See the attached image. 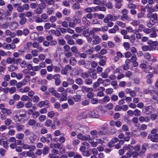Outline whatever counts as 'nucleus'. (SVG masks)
I'll use <instances>...</instances> for the list:
<instances>
[{"label": "nucleus", "mask_w": 158, "mask_h": 158, "mask_svg": "<svg viewBox=\"0 0 158 158\" xmlns=\"http://www.w3.org/2000/svg\"><path fill=\"white\" fill-rule=\"evenodd\" d=\"M95 70H93V71L90 72L92 73L91 75H90L91 77L94 79H96L97 78V73L94 72Z\"/></svg>", "instance_id": "c9c22d12"}, {"label": "nucleus", "mask_w": 158, "mask_h": 158, "mask_svg": "<svg viewBox=\"0 0 158 158\" xmlns=\"http://www.w3.org/2000/svg\"><path fill=\"white\" fill-rule=\"evenodd\" d=\"M23 153L24 154L23 155L24 156H25V155H26L28 156L31 157L34 152L30 150L25 153V152H24L23 153H22V154H23Z\"/></svg>", "instance_id": "e433bc0d"}, {"label": "nucleus", "mask_w": 158, "mask_h": 158, "mask_svg": "<svg viewBox=\"0 0 158 158\" xmlns=\"http://www.w3.org/2000/svg\"><path fill=\"white\" fill-rule=\"evenodd\" d=\"M106 1L103 0H94L93 3L94 4L97 5L102 4V5H105Z\"/></svg>", "instance_id": "4468645a"}, {"label": "nucleus", "mask_w": 158, "mask_h": 158, "mask_svg": "<svg viewBox=\"0 0 158 158\" xmlns=\"http://www.w3.org/2000/svg\"><path fill=\"white\" fill-rule=\"evenodd\" d=\"M74 128L76 131L78 133H81L84 131V127L79 124H75Z\"/></svg>", "instance_id": "423d86ee"}, {"label": "nucleus", "mask_w": 158, "mask_h": 158, "mask_svg": "<svg viewBox=\"0 0 158 158\" xmlns=\"http://www.w3.org/2000/svg\"><path fill=\"white\" fill-rule=\"evenodd\" d=\"M52 122L50 119H47L45 123V125L47 127H49L52 125Z\"/></svg>", "instance_id": "4c0bfd02"}, {"label": "nucleus", "mask_w": 158, "mask_h": 158, "mask_svg": "<svg viewBox=\"0 0 158 158\" xmlns=\"http://www.w3.org/2000/svg\"><path fill=\"white\" fill-rule=\"evenodd\" d=\"M121 19L123 21L127 20L128 21H129L131 20V18L127 14L122 15L121 17Z\"/></svg>", "instance_id": "393cba45"}, {"label": "nucleus", "mask_w": 158, "mask_h": 158, "mask_svg": "<svg viewBox=\"0 0 158 158\" xmlns=\"http://www.w3.org/2000/svg\"><path fill=\"white\" fill-rule=\"evenodd\" d=\"M81 95L77 94L76 95H74L73 96V98L74 101L77 102H78L81 100Z\"/></svg>", "instance_id": "a878e982"}, {"label": "nucleus", "mask_w": 158, "mask_h": 158, "mask_svg": "<svg viewBox=\"0 0 158 158\" xmlns=\"http://www.w3.org/2000/svg\"><path fill=\"white\" fill-rule=\"evenodd\" d=\"M84 11L87 13H91V12H93L92 8L91 7H88L85 8L84 9Z\"/></svg>", "instance_id": "6e6d98bb"}, {"label": "nucleus", "mask_w": 158, "mask_h": 158, "mask_svg": "<svg viewBox=\"0 0 158 158\" xmlns=\"http://www.w3.org/2000/svg\"><path fill=\"white\" fill-rule=\"evenodd\" d=\"M71 51L73 53H75L77 52L78 50L76 46H73L71 48Z\"/></svg>", "instance_id": "0e129e2a"}, {"label": "nucleus", "mask_w": 158, "mask_h": 158, "mask_svg": "<svg viewBox=\"0 0 158 158\" xmlns=\"http://www.w3.org/2000/svg\"><path fill=\"white\" fill-rule=\"evenodd\" d=\"M137 60V58L135 55L131 56L130 59H127L126 60L125 63H127L130 64V62H133L135 61H136Z\"/></svg>", "instance_id": "ddd939ff"}, {"label": "nucleus", "mask_w": 158, "mask_h": 158, "mask_svg": "<svg viewBox=\"0 0 158 158\" xmlns=\"http://www.w3.org/2000/svg\"><path fill=\"white\" fill-rule=\"evenodd\" d=\"M76 60L75 57H71L70 59L69 63L71 65H74L76 64Z\"/></svg>", "instance_id": "cd10ccee"}, {"label": "nucleus", "mask_w": 158, "mask_h": 158, "mask_svg": "<svg viewBox=\"0 0 158 158\" xmlns=\"http://www.w3.org/2000/svg\"><path fill=\"white\" fill-rule=\"evenodd\" d=\"M127 6L130 9H135L136 8V5L131 3L128 4H127Z\"/></svg>", "instance_id": "49530a36"}, {"label": "nucleus", "mask_w": 158, "mask_h": 158, "mask_svg": "<svg viewBox=\"0 0 158 158\" xmlns=\"http://www.w3.org/2000/svg\"><path fill=\"white\" fill-rule=\"evenodd\" d=\"M62 13L64 15L68 16L70 14V11L68 9L65 8L63 10Z\"/></svg>", "instance_id": "58836bf2"}, {"label": "nucleus", "mask_w": 158, "mask_h": 158, "mask_svg": "<svg viewBox=\"0 0 158 158\" xmlns=\"http://www.w3.org/2000/svg\"><path fill=\"white\" fill-rule=\"evenodd\" d=\"M26 19L25 17L20 16V24H23L26 22Z\"/></svg>", "instance_id": "052dcab7"}, {"label": "nucleus", "mask_w": 158, "mask_h": 158, "mask_svg": "<svg viewBox=\"0 0 158 158\" xmlns=\"http://www.w3.org/2000/svg\"><path fill=\"white\" fill-rule=\"evenodd\" d=\"M76 152L73 151L67 152L68 156L69 157H74Z\"/></svg>", "instance_id": "864d4df0"}, {"label": "nucleus", "mask_w": 158, "mask_h": 158, "mask_svg": "<svg viewBox=\"0 0 158 158\" xmlns=\"http://www.w3.org/2000/svg\"><path fill=\"white\" fill-rule=\"evenodd\" d=\"M89 29L87 27H84L83 28V32L82 34L85 37H86L89 33Z\"/></svg>", "instance_id": "a211bd4d"}, {"label": "nucleus", "mask_w": 158, "mask_h": 158, "mask_svg": "<svg viewBox=\"0 0 158 158\" xmlns=\"http://www.w3.org/2000/svg\"><path fill=\"white\" fill-rule=\"evenodd\" d=\"M145 13L144 12L141 11L137 14V17L138 19H139L141 18H143L144 17V15Z\"/></svg>", "instance_id": "473e14b6"}, {"label": "nucleus", "mask_w": 158, "mask_h": 158, "mask_svg": "<svg viewBox=\"0 0 158 158\" xmlns=\"http://www.w3.org/2000/svg\"><path fill=\"white\" fill-rule=\"evenodd\" d=\"M118 139H112L111 141L108 144V146L110 148L105 149V152L106 153H109L112 150V148H110L114 146V143L117 142Z\"/></svg>", "instance_id": "7ed1b4c3"}, {"label": "nucleus", "mask_w": 158, "mask_h": 158, "mask_svg": "<svg viewBox=\"0 0 158 158\" xmlns=\"http://www.w3.org/2000/svg\"><path fill=\"white\" fill-rule=\"evenodd\" d=\"M27 119L26 114H23L20 115V123H24Z\"/></svg>", "instance_id": "b1692460"}, {"label": "nucleus", "mask_w": 158, "mask_h": 158, "mask_svg": "<svg viewBox=\"0 0 158 158\" xmlns=\"http://www.w3.org/2000/svg\"><path fill=\"white\" fill-rule=\"evenodd\" d=\"M88 141L90 143L92 146L93 147H96L98 144H101L102 145L104 146V144L105 141H107L106 139H88Z\"/></svg>", "instance_id": "f257e3e1"}, {"label": "nucleus", "mask_w": 158, "mask_h": 158, "mask_svg": "<svg viewBox=\"0 0 158 158\" xmlns=\"http://www.w3.org/2000/svg\"><path fill=\"white\" fill-rule=\"evenodd\" d=\"M144 57L146 59L149 60L151 58V55L148 53H145L143 55Z\"/></svg>", "instance_id": "a18cd8bd"}, {"label": "nucleus", "mask_w": 158, "mask_h": 158, "mask_svg": "<svg viewBox=\"0 0 158 158\" xmlns=\"http://www.w3.org/2000/svg\"><path fill=\"white\" fill-rule=\"evenodd\" d=\"M39 36L38 34L36 32L31 33L30 35V38L33 40H35Z\"/></svg>", "instance_id": "412c9836"}, {"label": "nucleus", "mask_w": 158, "mask_h": 158, "mask_svg": "<svg viewBox=\"0 0 158 158\" xmlns=\"http://www.w3.org/2000/svg\"><path fill=\"white\" fill-rule=\"evenodd\" d=\"M150 118L152 120H155L158 118V114H151Z\"/></svg>", "instance_id": "bf43d9fd"}, {"label": "nucleus", "mask_w": 158, "mask_h": 158, "mask_svg": "<svg viewBox=\"0 0 158 158\" xmlns=\"http://www.w3.org/2000/svg\"><path fill=\"white\" fill-rule=\"evenodd\" d=\"M46 117L45 115H41L39 117V119L40 122H43L46 119Z\"/></svg>", "instance_id": "603ef678"}, {"label": "nucleus", "mask_w": 158, "mask_h": 158, "mask_svg": "<svg viewBox=\"0 0 158 158\" xmlns=\"http://www.w3.org/2000/svg\"><path fill=\"white\" fill-rule=\"evenodd\" d=\"M97 81L99 82V84H104V82L106 81L107 83H110V81L109 80L106 79L105 80H103L102 78H99L98 79Z\"/></svg>", "instance_id": "c756f323"}, {"label": "nucleus", "mask_w": 158, "mask_h": 158, "mask_svg": "<svg viewBox=\"0 0 158 158\" xmlns=\"http://www.w3.org/2000/svg\"><path fill=\"white\" fill-rule=\"evenodd\" d=\"M30 88L29 87H25L24 89H20V92L22 93L23 92H27L28 91H29Z\"/></svg>", "instance_id": "e2e57ef3"}, {"label": "nucleus", "mask_w": 158, "mask_h": 158, "mask_svg": "<svg viewBox=\"0 0 158 158\" xmlns=\"http://www.w3.org/2000/svg\"><path fill=\"white\" fill-rule=\"evenodd\" d=\"M54 10L53 9L51 8H48L47 13L49 15L52 14L54 12Z\"/></svg>", "instance_id": "338daca9"}, {"label": "nucleus", "mask_w": 158, "mask_h": 158, "mask_svg": "<svg viewBox=\"0 0 158 158\" xmlns=\"http://www.w3.org/2000/svg\"><path fill=\"white\" fill-rule=\"evenodd\" d=\"M148 146V144L147 143L143 144L142 146L141 149V152H142L143 153H144L146 150V148Z\"/></svg>", "instance_id": "8fccbe9b"}, {"label": "nucleus", "mask_w": 158, "mask_h": 158, "mask_svg": "<svg viewBox=\"0 0 158 158\" xmlns=\"http://www.w3.org/2000/svg\"><path fill=\"white\" fill-rule=\"evenodd\" d=\"M147 18L149 19H153L155 21H158V16L156 13H148L147 15Z\"/></svg>", "instance_id": "6e6552de"}, {"label": "nucleus", "mask_w": 158, "mask_h": 158, "mask_svg": "<svg viewBox=\"0 0 158 158\" xmlns=\"http://www.w3.org/2000/svg\"><path fill=\"white\" fill-rule=\"evenodd\" d=\"M81 90L83 93H88L89 91H93V89L83 85L81 87Z\"/></svg>", "instance_id": "9d476101"}, {"label": "nucleus", "mask_w": 158, "mask_h": 158, "mask_svg": "<svg viewBox=\"0 0 158 158\" xmlns=\"http://www.w3.org/2000/svg\"><path fill=\"white\" fill-rule=\"evenodd\" d=\"M76 42L79 45H81L83 43V41L82 39H79L76 40Z\"/></svg>", "instance_id": "4d7b16f0"}, {"label": "nucleus", "mask_w": 158, "mask_h": 158, "mask_svg": "<svg viewBox=\"0 0 158 158\" xmlns=\"http://www.w3.org/2000/svg\"><path fill=\"white\" fill-rule=\"evenodd\" d=\"M29 8V6L28 4H25L23 5V6H20V12L23 11L24 10H27Z\"/></svg>", "instance_id": "bb28decb"}, {"label": "nucleus", "mask_w": 158, "mask_h": 158, "mask_svg": "<svg viewBox=\"0 0 158 158\" xmlns=\"http://www.w3.org/2000/svg\"><path fill=\"white\" fill-rule=\"evenodd\" d=\"M148 44L150 45V46L153 47L158 45V42L156 41H152V40H149L147 42Z\"/></svg>", "instance_id": "dca6fc26"}, {"label": "nucleus", "mask_w": 158, "mask_h": 158, "mask_svg": "<svg viewBox=\"0 0 158 158\" xmlns=\"http://www.w3.org/2000/svg\"><path fill=\"white\" fill-rule=\"evenodd\" d=\"M89 117H93L94 118H98L100 116L95 111H90L89 113Z\"/></svg>", "instance_id": "1a4fd4ad"}, {"label": "nucleus", "mask_w": 158, "mask_h": 158, "mask_svg": "<svg viewBox=\"0 0 158 158\" xmlns=\"http://www.w3.org/2000/svg\"><path fill=\"white\" fill-rule=\"evenodd\" d=\"M67 95L65 94H62V96H60V101H65L67 99Z\"/></svg>", "instance_id": "5fc2aeb1"}, {"label": "nucleus", "mask_w": 158, "mask_h": 158, "mask_svg": "<svg viewBox=\"0 0 158 158\" xmlns=\"http://www.w3.org/2000/svg\"><path fill=\"white\" fill-rule=\"evenodd\" d=\"M148 138H158V134L156 133L153 135L149 134L148 136Z\"/></svg>", "instance_id": "3c124183"}, {"label": "nucleus", "mask_w": 158, "mask_h": 158, "mask_svg": "<svg viewBox=\"0 0 158 158\" xmlns=\"http://www.w3.org/2000/svg\"><path fill=\"white\" fill-rule=\"evenodd\" d=\"M146 7L148 9L147 11L148 12V13H152L153 12H154V9L152 8L151 7H150L148 5H147Z\"/></svg>", "instance_id": "79ce46f5"}, {"label": "nucleus", "mask_w": 158, "mask_h": 158, "mask_svg": "<svg viewBox=\"0 0 158 158\" xmlns=\"http://www.w3.org/2000/svg\"><path fill=\"white\" fill-rule=\"evenodd\" d=\"M144 108L145 110V113L148 115L150 114L154 110L153 107L152 106H145Z\"/></svg>", "instance_id": "0eeeda50"}, {"label": "nucleus", "mask_w": 158, "mask_h": 158, "mask_svg": "<svg viewBox=\"0 0 158 158\" xmlns=\"http://www.w3.org/2000/svg\"><path fill=\"white\" fill-rule=\"evenodd\" d=\"M17 68H18L17 67L15 66L14 65H10L8 67V70L10 72H12L16 69Z\"/></svg>", "instance_id": "a19ab883"}, {"label": "nucleus", "mask_w": 158, "mask_h": 158, "mask_svg": "<svg viewBox=\"0 0 158 158\" xmlns=\"http://www.w3.org/2000/svg\"><path fill=\"white\" fill-rule=\"evenodd\" d=\"M75 81L76 84L79 85H81L83 84V81L81 78H76Z\"/></svg>", "instance_id": "5701e85b"}, {"label": "nucleus", "mask_w": 158, "mask_h": 158, "mask_svg": "<svg viewBox=\"0 0 158 158\" xmlns=\"http://www.w3.org/2000/svg\"><path fill=\"white\" fill-rule=\"evenodd\" d=\"M157 34L155 31L153 30L152 32L150 35V37L151 38H156L157 36Z\"/></svg>", "instance_id": "680f3d73"}, {"label": "nucleus", "mask_w": 158, "mask_h": 158, "mask_svg": "<svg viewBox=\"0 0 158 158\" xmlns=\"http://www.w3.org/2000/svg\"><path fill=\"white\" fill-rule=\"evenodd\" d=\"M133 113L136 116H138L141 114V111L138 109L135 110L134 111H133Z\"/></svg>", "instance_id": "ea45409f"}, {"label": "nucleus", "mask_w": 158, "mask_h": 158, "mask_svg": "<svg viewBox=\"0 0 158 158\" xmlns=\"http://www.w3.org/2000/svg\"><path fill=\"white\" fill-rule=\"evenodd\" d=\"M107 133V132H105L104 131H99L98 132H97L95 130L92 131L90 132V134L93 138H98V135H106Z\"/></svg>", "instance_id": "f03ea898"}, {"label": "nucleus", "mask_w": 158, "mask_h": 158, "mask_svg": "<svg viewBox=\"0 0 158 158\" xmlns=\"http://www.w3.org/2000/svg\"><path fill=\"white\" fill-rule=\"evenodd\" d=\"M85 82L86 85H90L93 84V81L92 79L88 78L85 80Z\"/></svg>", "instance_id": "2f4dec72"}, {"label": "nucleus", "mask_w": 158, "mask_h": 158, "mask_svg": "<svg viewBox=\"0 0 158 158\" xmlns=\"http://www.w3.org/2000/svg\"><path fill=\"white\" fill-rule=\"evenodd\" d=\"M38 50H33L31 51V53L33 56H36L38 54Z\"/></svg>", "instance_id": "774afa93"}, {"label": "nucleus", "mask_w": 158, "mask_h": 158, "mask_svg": "<svg viewBox=\"0 0 158 158\" xmlns=\"http://www.w3.org/2000/svg\"><path fill=\"white\" fill-rule=\"evenodd\" d=\"M15 59L14 57L11 58L8 57L6 60V62L8 64H15Z\"/></svg>", "instance_id": "2eb2a0df"}, {"label": "nucleus", "mask_w": 158, "mask_h": 158, "mask_svg": "<svg viewBox=\"0 0 158 158\" xmlns=\"http://www.w3.org/2000/svg\"><path fill=\"white\" fill-rule=\"evenodd\" d=\"M123 46L124 48L127 51L129 50L130 48V44L128 42H124L123 43Z\"/></svg>", "instance_id": "c85d7f7f"}, {"label": "nucleus", "mask_w": 158, "mask_h": 158, "mask_svg": "<svg viewBox=\"0 0 158 158\" xmlns=\"http://www.w3.org/2000/svg\"><path fill=\"white\" fill-rule=\"evenodd\" d=\"M42 10L41 9L39 8H37L34 11V13L36 14H40L42 13Z\"/></svg>", "instance_id": "09e8293b"}, {"label": "nucleus", "mask_w": 158, "mask_h": 158, "mask_svg": "<svg viewBox=\"0 0 158 158\" xmlns=\"http://www.w3.org/2000/svg\"><path fill=\"white\" fill-rule=\"evenodd\" d=\"M57 90L59 92L61 93L62 95L63 94H67V90L65 89L62 86H60L58 88Z\"/></svg>", "instance_id": "6ab92c4d"}, {"label": "nucleus", "mask_w": 158, "mask_h": 158, "mask_svg": "<svg viewBox=\"0 0 158 158\" xmlns=\"http://www.w3.org/2000/svg\"><path fill=\"white\" fill-rule=\"evenodd\" d=\"M55 115V113L54 111H51L48 112V116L50 118H52Z\"/></svg>", "instance_id": "de8ad7c7"}, {"label": "nucleus", "mask_w": 158, "mask_h": 158, "mask_svg": "<svg viewBox=\"0 0 158 158\" xmlns=\"http://www.w3.org/2000/svg\"><path fill=\"white\" fill-rule=\"evenodd\" d=\"M90 75V72H83L81 74V77L85 79L89 77Z\"/></svg>", "instance_id": "4be33fe9"}, {"label": "nucleus", "mask_w": 158, "mask_h": 158, "mask_svg": "<svg viewBox=\"0 0 158 158\" xmlns=\"http://www.w3.org/2000/svg\"><path fill=\"white\" fill-rule=\"evenodd\" d=\"M30 77L29 76H26L24 78V80H23L22 82H20V84L22 85H25L27 81L29 80V79Z\"/></svg>", "instance_id": "7c9ffc66"}, {"label": "nucleus", "mask_w": 158, "mask_h": 158, "mask_svg": "<svg viewBox=\"0 0 158 158\" xmlns=\"http://www.w3.org/2000/svg\"><path fill=\"white\" fill-rule=\"evenodd\" d=\"M116 23L117 25L123 28H124L126 27V24L121 21H117L116 22Z\"/></svg>", "instance_id": "f704fd0d"}, {"label": "nucleus", "mask_w": 158, "mask_h": 158, "mask_svg": "<svg viewBox=\"0 0 158 158\" xmlns=\"http://www.w3.org/2000/svg\"><path fill=\"white\" fill-rule=\"evenodd\" d=\"M71 67L69 65H66L65 67H63L61 70V73L62 75H65L68 73V72L71 70Z\"/></svg>", "instance_id": "20e7f679"}, {"label": "nucleus", "mask_w": 158, "mask_h": 158, "mask_svg": "<svg viewBox=\"0 0 158 158\" xmlns=\"http://www.w3.org/2000/svg\"><path fill=\"white\" fill-rule=\"evenodd\" d=\"M92 91H89L88 92L87 95V96L88 98H92L94 97V94L93 93Z\"/></svg>", "instance_id": "13d9d810"}, {"label": "nucleus", "mask_w": 158, "mask_h": 158, "mask_svg": "<svg viewBox=\"0 0 158 158\" xmlns=\"http://www.w3.org/2000/svg\"><path fill=\"white\" fill-rule=\"evenodd\" d=\"M143 92L144 93L147 94H150L151 95L155 93V91L153 89H150V88L146 89H144Z\"/></svg>", "instance_id": "f8f14e48"}, {"label": "nucleus", "mask_w": 158, "mask_h": 158, "mask_svg": "<svg viewBox=\"0 0 158 158\" xmlns=\"http://www.w3.org/2000/svg\"><path fill=\"white\" fill-rule=\"evenodd\" d=\"M106 58L105 59H102L100 60L98 62L99 64L103 66L105 65L106 64Z\"/></svg>", "instance_id": "37998d69"}, {"label": "nucleus", "mask_w": 158, "mask_h": 158, "mask_svg": "<svg viewBox=\"0 0 158 158\" xmlns=\"http://www.w3.org/2000/svg\"><path fill=\"white\" fill-rule=\"evenodd\" d=\"M73 7L75 9H78L80 8V5L77 3H75L73 5Z\"/></svg>", "instance_id": "69168bd1"}, {"label": "nucleus", "mask_w": 158, "mask_h": 158, "mask_svg": "<svg viewBox=\"0 0 158 158\" xmlns=\"http://www.w3.org/2000/svg\"><path fill=\"white\" fill-rule=\"evenodd\" d=\"M50 147L52 148H55L57 149H59L60 147V144L59 143H56L54 144L52 143L50 145Z\"/></svg>", "instance_id": "72a5a7b5"}, {"label": "nucleus", "mask_w": 158, "mask_h": 158, "mask_svg": "<svg viewBox=\"0 0 158 158\" xmlns=\"http://www.w3.org/2000/svg\"><path fill=\"white\" fill-rule=\"evenodd\" d=\"M36 122L35 120L30 119L28 122V124L30 126H32L35 125Z\"/></svg>", "instance_id": "c03bdc74"}, {"label": "nucleus", "mask_w": 158, "mask_h": 158, "mask_svg": "<svg viewBox=\"0 0 158 158\" xmlns=\"http://www.w3.org/2000/svg\"><path fill=\"white\" fill-rule=\"evenodd\" d=\"M142 49L143 51H150L154 50H155V48L153 47L144 45L142 47Z\"/></svg>", "instance_id": "9b49d317"}, {"label": "nucleus", "mask_w": 158, "mask_h": 158, "mask_svg": "<svg viewBox=\"0 0 158 158\" xmlns=\"http://www.w3.org/2000/svg\"><path fill=\"white\" fill-rule=\"evenodd\" d=\"M92 37L94 39V40L93 41V43L94 44H98L101 42L102 40L101 38L97 35L94 34Z\"/></svg>", "instance_id": "39448f33"}, {"label": "nucleus", "mask_w": 158, "mask_h": 158, "mask_svg": "<svg viewBox=\"0 0 158 158\" xmlns=\"http://www.w3.org/2000/svg\"><path fill=\"white\" fill-rule=\"evenodd\" d=\"M87 116V114L85 112H83L79 114L77 117V119L78 120H80L85 118Z\"/></svg>", "instance_id": "aec40b11"}, {"label": "nucleus", "mask_w": 158, "mask_h": 158, "mask_svg": "<svg viewBox=\"0 0 158 158\" xmlns=\"http://www.w3.org/2000/svg\"><path fill=\"white\" fill-rule=\"evenodd\" d=\"M133 149V147L129 145H128L127 148V150L129 152L126 154V155L128 157H131L132 156V154L131 152Z\"/></svg>", "instance_id": "f3484780"}]
</instances>
